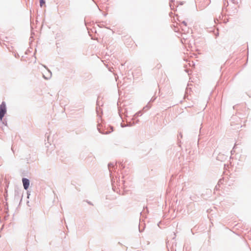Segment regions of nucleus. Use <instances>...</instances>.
<instances>
[{
  "mask_svg": "<svg viewBox=\"0 0 251 251\" xmlns=\"http://www.w3.org/2000/svg\"><path fill=\"white\" fill-rule=\"evenodd\" d=\"M6 112V105L5 103L3 102L0 105V121H2V118L4 117Z\"/></svg>",
  "mask_w": 251,
  "mask_h": 251,
  "instance_id": "obj_1",
  "label": "nucleus"
},
{
  "mask_svg": "<svg viewBox=\"0 0 251 251\" xmlns=\"http://www.w3.org/2000/svg\"><path fill=\"white\" fill-rule=\"evenodd\" d=\"M22 181H23L24 188L25 190H27L28 188L29 185V180L26 178H24L23 179Z\"/></svg>",
  "mask_w": 251,
  "mask_h": 251,
  "instance_id": "obj_2",
  "label": "nucleus"
},
{
  "mask_svg": "<svg viewBox=\"0 0 251 251\" xmlns=\"http://www.w3.org/2000/svg\"><path fill=\"white\" fill-rule=\"evenodd\" d=\"M45 1H44V0H40V5L41 7L43 6L45 4Z\"/></svg>",
  "mask_w": 251,
  "mask_h": 251,
  "instance_id": "obj_3",
  "label": "nucleus"
}]
</instances>
